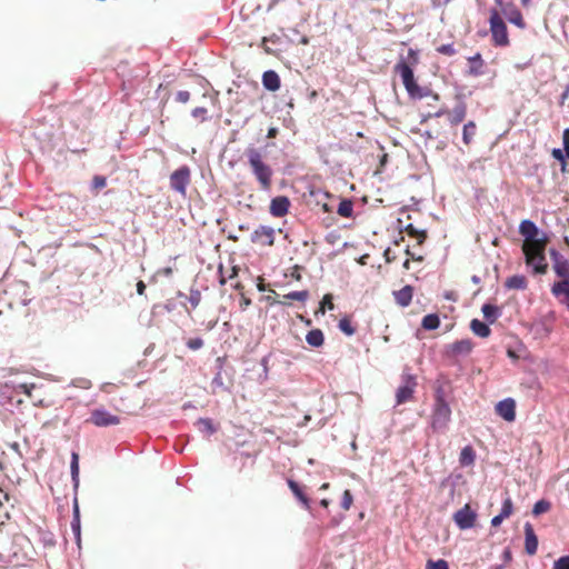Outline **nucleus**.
<instances>
[{"label": "nucleus", "mask_w": 569, "mask_h": 569, "mask_svg": "<svg viewBox=\"0 0 569 569\" xmlns=\"http://www.w3.org/2000/svg\"><path fill=\"white\" fill-rule=\"evenodd\" d=\"M320 505H321L323 508H328V507H329V505H330V501H329L328 499H326V498H325V499H322V500L320 501Z\"/></svg>", "instance_id": "obj_62"}, {"label": "nucleus", "mask_w": 569, "mask_h": 569, "mask_svg": "<svg viewBox=\"0 0 569 569\" xmlns=\"http://www.w3.org/2000/svg\"><path fill=\"white\" fill-rule=\"evenodd\" d=\"M547 242H533L522 246L526 263L532 267L535 273L543 274L547 272L548 263L545 256Z\"/></svg>", "instance_id": "obj_3"}, {"label": "nucleus", "mask_w": 569, "mask_h": 569, "mask_svg": "<svg viewBox=\"0 0 569 569\" xmlns=\"http://www.w3.org/2000/svg\"><path fill=\"white\" fill-rule=\"evenodd\" d=\"M306 341L311 347H321L325 343L323 332L320 329H312L307 333Z\"/></svg>", "instance_id": "obj_22"}, {"label": "nucleus", "mask_w": 569, "mask_h": 569, "mask_svg": "<svg viewBox=\"0 0 569 569\" xmlns=\"http://www.w3.org/2000/svg\"><path fill=\"white\" fill-rule=\"evenodd\" d=\"M170 188L181 197L187 196V188L191 183V170L188 166H181L169 177Z\"/></svg>", "instance_id": "obj_6"}, {"label": "nucleus", "mask_w": 569, "mask_h": 569, "mask_svg": "<svg viewBox=\"0 0 569 569\" xmlns=\"http://www.w3.org/2000/svg\"><path fill=\"white\" fill-rule=\"evenodd\" d=\"M137 292H138V295H140V296H143V295H144V292H146V283H144L142 280H139V281L137 282Z\"/></svg>", "instance_id": "obj_55"}, {"label": "nucleus", "mask_w": 569, "mask_h": 569, "mask_svg": "<svg viewBox=\"0 0 569 569\" xmlns=\"http://www.w3.org/2000/svg\"><path fill=\"white\" fill-rule=\"evenodd\" d=\"M452 356L469 355L473 349V342L470 339L455 341L449 346Z\"/></svg>", "instance_id": "obj_18"}, {"label": "nucleus", "mask_w": 569, "mask_h": 569, "mask_svg": "<svg viewBox=\"0 0 569 569\" xmlns=\"http://www.w3.org/2000/svg\"><path fill=\"white\" fill-rule=\"evenodd\" d=\"M550 508H551V503L549 501L542 499L535 503V506L532 508V513L535 516H539L541 513L549 511Z\"/></svg>", "instance_id": "obj_36"}, {"label": "nucleus", "mask_w": 569, "mask_h": 569, "mask_svg": "<svg viewBox=\"0 0 569 569\" xmlns=\"http://www.w3.org/2000/svg\"><path fill=\"white\" fill-rule=\"evenodd\" d=\"M426 569H449L448 562L443 559H439L437 561L428 560L426 565Z\"/></svg>", "instance_id": "obj_42"}, {"label": "nucleus", "mask_w": 569, "mask_h": 569, "mask_svg": "<svg viewBox=\"0 0 569 569\" xmlns=\"http://www.w3.org/2000/svg\"><path fill=\"white\" fill-rule=\"evenodd\" d=\"M326 308H328L329 310H333L335 309V305H333V301H332V296L329 295V293L323 296L321 305H320V308H319V311L321 313H325Z\"/></svg>", "instance_id": "obj_40"}, {"label": "nucleus", "mask_w": 569, "mask_h": 569, "mask_svg": "<svg viewBox=\"0 0 569 569\" xmlns=\"http://www.w3.org/2000/svg\"><path fill=\"white\" fill-rule=\"evenodd\" d=\"M73 513L74 515H73V520L71 522V529H72V532L74 533L76 541H77L78 546L80 547V542H81V538H80V516H79V508H78L77 503L74 505Z\"/></svg>", "instance_id": "obj_31"}, {"label": "nucleus", "mask_w": 569, "mask_h": 569, "mask_svg": "<svg viewBox=\"0 0 569 569\" xmlns=\"http://www.w3.org/2000/svg\"><path fill=\"white\" fill-rule=\"evenodd\" d=\"M251 241L259 246H273L274 230L271 227L260 226L251 234Z\"/></svg>", "instance_id": "obj_11"}, {"label": "nucleus", "mask_w": 569, "mask_h": 569, "mask_svg": "<svg viewBox=\"0 0 569 569\" xmlns=\"http://www.w3.org/2000/svg\"><path fill=\"white\" fill-rule=\"evenodd\" d=\"M262 84L270 91H276L280 88V78L273 70H268L262 74Z\"/></svg>", "instance_id": "obj_19"}, {"label": "nucleus", "mask_w": 569, "mask_h": 569, "mask_svg": "<svg viewBox=\"0 0 569 569\" xmlns=\"http://www.w3.org/2000/svg\"><path fill=\"white\" fill-rule=\"evenodd\" d=\"M257 288H258L259 291H264L266 290V286L262 282V279H260V282L258 283Z\"/></svg>", "instance_id": "obj_63"}, {"label": "nucleus", "mask_w": 569, "mask_h": 569, "mask_svg": "<svg viewBox=\"0 0 569 569\" xmlns=\"http://www.w3.org/2000/svg\"><path fill=\"white\" fill-rule=\"evenodd\" d=\"M87 422H90L96 427H109L119 425L120 418L104 408H97L91 411L90 418Z\"/></svg>", "instance_id": "obj_7"}, {"label": "nucleus", "mask_w": 569, "mask_h": 569, "mask_svg": "<svg viewBox=\"0 0 569 569\" xmlns=\"http://www.w3.org/2000/svg\"><path fill=\"white\" fill-rule=\"evenodd\" d=\"M233 288L241 293L243 290V284L241 282H237L233 284Z\"/></svg>", "instance_id": "obj_61"}, {"label": "nucleus", "mask_w": 569, "mask_h": 569, "mask_svg": "<svg viewBox=\"0 0 569 569\" xmlns=\"http://www.w3.org/2000/svg\"><path fill=\"white\" fill-rule=\"evenodd\" d=\"M469 63H470V67H469V73L471 76H480L483 73V60L481 58V54L480 53H476L473 57H470L469 59Z\"/></svg>", "instance_id": "obj_24"}, {"label": "nucleus", "mask_w": 569, "mask_h": 569, "mask_svg": "<svg viewBox=\"0 0 569 569\" xmlns=\"http://www.w3.org/2000/svg\"><path fill=\"white\" fill-rule=\"evenodd\" d=\"M239 305L241 310H246L251 305V300L247 298L243 292H241V299Z\"/></svg>", "instance_id": "obj_52"}, {"label": "nucleus", "mask_w": 569, "mask_h": 569, "mask_svg": "<svg viewBox=\"0 0 569 569\" xmlns=\"http://www.w3.org/2000/svg\"><path fill=\"white\" fill-rule=\"evenodd\" d=\"M107 186V179L103 176H94L92 178V188L102 189Z\"/></svg>", "instance_id": "obj_47"}, {"label": "nucleus", "mask_w": 569, "mask_h": 569, "mask_svg": "<svg viewBox=\"0 0 569 569\" xmlns=\"http://www.w3.org/2000/svg\"><path fill=\"white\" fill-rule=\"evenodd\" d=\"M519 232L525 237L522 246L548 241L546 237L538 238L539 229L531 220H522L519 226Z\"/></svg>", "instance_id": "obj_10"}, {"label": "nucleus", "mask_w": 569, "mask_h": 569, "mask_svg": "<svg viewBox=\"0 0 569 569\" xmlns=\"http://www.w3.org/2000/svg\"><path fill=\"white\" fill-rule=\"evenodd\" d=\"M467 114V107L465 103H459L451 111L447 109H440L435 113V117L439 118L442 116H448V120L451 126H457L461 123Z\"/></svg>", "instance_id": "obj_12"}, {"label": "nucleus", "mask_w": 569, "mask_h": 569, "mask_svg": "<svg viewBox=\"0 0 569 569\" xmlns=\"http://www.w3.org/2000/svg\"><path fill=\"white\" fill-rule=\"evenodd\" d=\"M289 207H290V201H289L288 197L278 196V197L273 198L270 202V213L273 217L282 218L288 213Z\"/></svg>", "instance_id": "obj_16"}, {"label": "nucleus", "mask_w": 569, "mask_h": 569, "mask_svg": "<svg viewBox=\"0 0 569 569\" xmlns=\"http://www.w3.org/2000/svg\"><path fill=\"white\" fill-rule=\"evenodd\" d=\"M451 419V409L445 399L441 389H438L435 396V405L431 415V427L433 430H443Z\"/></svg>", "instance_id": "obj_4"}, {"label": "nucleus", "mask_w": 569, "mask_h": 569, "mask_svg": "<svg viewBox=\"0 0 569 569\" xmlns=\"http://www.w3.org/2000/svg\"><path fill=\"white\" fill-rule=\"evenodd\" d=\"M9 496L7 492H3L2 489H0V507L3 505V501H8Z\"/></svg>", "instance_id": "obj_58"}, {"label": "nucleus", "mask_w": 569, "mask_h": 569, "mask_svg": "<svg viewBox=\"0 0 569 569\" xmlns=\"http://www.w3.org/2000/svg\"><path fill=\"white\" fill-rule=\"evenodd\" d=\"M569 97V87L565 90V92L561 96L562 101H565Z\"/></svg>", "instance_id": "obj_64"}, {"label": "nucleus", "mask_w": 569, "mask_h": 569, "mask_svg": "<svg viewBox=\"0 0 569 569\" xmlns=\"http://www.w3.org/2000/svg\"><path fill=\"white\" fill-rule=\"evenodd\" d=\"M207 109L203 107H197L192 110V116L194 118H199L201 121H204L207 119Z\"/></svg>", "instance_id": "obj_49"}, {"label": "nucleus", "mask_w": 569, "mask_h": 569, "mask_svg": "<svg viewBox=\"0 0 569 569\" xmlns=\"http://www.w3.org/2000/svg\"><path fill=\"white\" fill-rule=\"evenodd\" d=\"M353 212V204L350 200L340 201L337 213L343 218H350Z\"/></svg>", "instance_id": "obj_33"}, {"label": "nucleus", "mask_w": 569, "mask_h": 569, "mask_svg": "<svg viewBox=\"0 0 569 569\" xmlns=\"http://www.w3.org/2000/svg\"><path fill=\"white\" fill-rule=\"evenodd\" d=\"M176 100L180 103H187L190 100V92L187 90L178 91L176 94Z\"/></svg>", "instance_id": "obj_50"}, {"label": "nucleus", "mask_w": 569, "mask_h": 569, "mask_svg": "<svg viewBox=\"0 0 569 569\" xmlns=\"http://www.w3.org/2000/svg\"><path fill=\"white\" fill-rule=\"evenodd\" d=\"M459 461L462 466H469L473 463L475 451L470 446H467L461 450Z\"/></svg>", "instance_id": "obj_32"}, {"label": "nucleus", "mask_w": 569, "mask_h": 569, "mask_svg": "<svg viewBox=\"0 0 569 569\" xmlns=\"http://www.w3.org/2000/svg\"><path fill=\"white\" fill-rule=\"evenodd\" d=\"M495 410L499 417L508 422H512L516 419V401L512 398L499 401Z\"/></svg>", "instance_id": "obj_14"}, {"label": "nucleus", "mask_w": 569, "mask_h": 569, "mask_svg": "<svg viewBox=\"0 0 569 569\" xmlns=\"http://www.w3.org/2000/svg\"><path fill=\"white\" fill-rule=\"evenodd\" d=\"M197 425L200 431H206L209 435H212L217 431V428L214 427L212 420L209 418H200L197 421Z\"/></svg>", "instance_id": "obj_34"}, {"label": "nucleus", "mask_w": 569, "mask_h": 569, "mask_svg": "<svg viewBox=\"0 0 569 569\" xmlns=\"http://www.w3.org/2000/svg\"><path fill=\"white\" fill-rule=\"evenodd\" d=\"M553 569H569V556H563L555 561Z\"/></svg>", "instance_id": "obj_48"}, {"label": "nucleus", "mask_w": 569, "mask_h": 569, "mask_svg": "<svg viewBox=\"0 0 569 569\" xmlns=\"http://www.w3.org/2000/svg\"><path fill=\"white\" fill-rule=\"evenodd\" d=\"M509 22L516 24L517 27L523 29L526 27V23H525V20H523V17L521 14L520 11L518 10H515L510 17H509Z\"/></svg>", "instance_id": "obj_38"}, {"label": "nucleus", "mask_w": 569, "mask_h": 569, "mask_svg": "<svg viewBox=\"0 0 569 569\" xmlns=\"http://www.w3.org/2000/svg\"><path fill=\"white\" fill-rule=\"evenodd\" d=\"M278 132H279V131H278V129H277L276 127H271V128H269V130H268L267 137H268V138H276V137H277V134H278Z\"/></svg>", "instance_id": "obj_57"}, {"label": "nucleus", "mask_w": 569, "mask_h": 569, "mask_svg": "<svg viewBox=\"0 0 569 569\" xmlns=\"http://www.w3.org/2000/svg\"><path fill=\"white\" fill-rule=\"evenodd\" d=\"M483 317L490 323H493L500 316V310L497 306L485 303L481 308Z\"/></svg>", "instance_id": "obj_25"}, {"label": "nucleus", "mask_w": 569, "mask_h": 569, "mask_svg": "<svg viewBox=\"0 0 569 569\" xmlns=\"http://www.w3.org/2000/svg\"><path fill=\"white\" fill-rule=\"evenodd\" d=\"M436 50L440 54L448 56V57L455 56L457 53L452 43L441 44V46L437 47Z\"/></svg>", "instance_id": "obj_41"}, {"label": "nucleus", "mask_w": 569, "mask_h": 569, "mask_svg": "<svg viewBox=\"0 0 569 569\" xmlns=\"http://www.w3.org/2000/svg\"><path fill=\"white\" fill-rule=\"evenodd\" d=\"M506 287L509 289H526L527 279L523 276L516 274L507 279Z\"/></svg>", "instance_id": "obj_26"}, {"label": "nucleus", "mask_w": 569, "mask_h": 569, "mask_svg": "<svg viewBox=\"0 0 569 569\" xmlns=\"http://www.w3.org/2000/svg\"><path fill=\"white\" fill-rule=\"evenodd\" d=\"M251 173L259 183V188L269 191L272 186L273 170L266 161L264 156L258 148L249 147L244 151Z\"/></svg>", "instance_id": "obj_1"}, {"label": "nucleus", "mask_w": 569, "mask_h": 569, "mask_svg": "<svg viewBox=\"0 0 569 569\" xmlns=\"http://www.w3.org/2000/svg\"><path fill=\"white\" fill-rule=\"evenodd\" d=\"M395 298L398 305L402 307L409 306L412 300V287L405 286L403 288L395 292Z\"/></svg>", "instance_id": "obj_21"}, {"label": "nucleus", "mask_w": 569, "mask_h": 569, "mask_svg": "<svg viewBox=\"0 0 569 569\" xmlns=\"http://www.w3.org/2000/svg\"><path fill=\"white\" fill-rule=\"evenodd\" d=\"M291 277L297 281L301 279L300 268L298 266H295V268L292 269Z\"/></svg>", "instance_id": "obj_56"}, {"label": "nucleus", "mask_w": 569, "mask_h": 569, "mask_svg": "<svg viewBox=\"0 0 569 569\" xmlns=\"http://www.w3.org/2000/svg\"><path fill=\"white\" fill-rule=\"evenodd\" d=\"M477 513L466 503L461 509L455 512L453 520L459 529L466 530L475 526Z\"/></svg>", "instance_id": "obj_9"}, {"label": "nucleus", "mask_w": 569, "mask_h": 569, "mask_svg": "<svg viewBox=\"0 0 569 569\" xmlns=\"http://www.w3.org/2000/svg\"><path fill=\"white\" fill-rule=\"evenodd\" d=\"M525 530V551L529 556H535L538 550V537L530 522H526Z\"/></svg>", "instance_id": "obj_15"}, {"label": "nucleus", "mask_w": 569, "mask_h": 569, "mask_svg": "<svg viewBox=\"0 0 569 569\" xmlns=\"http://www.w3.org/2000/svg\"><path fill=\"white\" fill-rule=\"evenodd\" d=\"M19 391L32 399V391L36 389L33 383H21L18 387Z\"/></svg>", "instance_id": "obj_45"}, {"label": "nucleus", "mask_w": 569, "mask_h": 569, "mask_svg": "<svg viewBox=\"0 0 569 569\" xmlns=\"http://www.w3.org/2000/svg\"><path fill=\"white\" fill-rule=\"evenodd\" d=\"M187 346L191 350H199L203 347V340L201 338H191L187 341Z\"/></svg>", "instance_id": "obj_46"}, {"label": "nucleus", "mask_w": 569, "mask_h": 569, "mask_svg": "<svg viewBox=\"0 0 569 569\" xmlns=\"http://www.w3.org/2000/svg\"><path fill=\"white\" fill-rule=\"evenodd\" d=\"M288 486L296 498L303 505L307 510H310V500L302 491L301 487L295 480L289 479Z\"/></svg>", "instance_id": "obj_20"}, {"label": "nucleus", "mask_w": 569, "mask_h": 569, "mask_svg": "<svg viewBox=\"0 0 569 569\" xmlns=\"http://www.w3.org/2000/svg\"><path fill=\"white\" fill-rule=\"evenodd\" d=\"M563 149L566 151V156L569 159V128L563 131Z\"/></svg>", "instance_id": "obj_51"}, {"label": "nucleus", "mask_w": 569, "mask_h": 569, "mask_svg": "<svg viewBox=\"0 0 569 569\" xmlns=\"http://www.w3.org/2000/svg\"><path fill=\"white\" fill-rule=\"evenodd\" d=\"M489 22L492 43L496 47H507L509 44L507 26L497 11L491 13Z\"/></svg>", "instance_id": "obj_5"}, {"label": "nucleus", "mask_w": 569, "mask_h": 569, "mask_svg": "<svg viewBox=\"0 0 569 569\" xmlns=\"http://www.w3.org/2000/svg\"><path fill=\"white\" fill-rule=\"evenodd\" d=\"M71 458V475L73 480H77L79 476V455L77 452H72Z\"/></svg>", "instance_id": "obj_43"}, {"label": "nucleus", "mask_w": 569, "mask_h": 569, "mask_svg": "<svg viewBox=\"0 0 569 569\" xmlns=\"http://www.w3.org/2000/svg\"><path fill=\"white\" fill-rule=\"evenodd\" d=\"M353 497L349 489H346L342 493L341 507L343 510H349L352 506Z\"/></svg>", "instance_id": "obj_39"}, {"label": "nucleus", "mask_w": 569, "mask_h": 569, "mask_svg": "<svg viewBox=\"0 0 569 569\" xmlns=\"http://www.w3.org/2000/svg\"><path fill=\"white\" fill-rule=\"evenodd\" d=\"M393 71L400 76L402 84L411 99H422L431 94V90L421 88L417 83L412 68L405 60L398 61L393 67Z\"/></svg>", "instance_id": "obj_2"}, {"label": "nucleus", "mask_w": 569, "mask_h": 569, "mask_svg": "<svg viewBox=\"0 0 569 569\" xmlns=\"http://www.w3.org/2000/svg\"><path fill=\"white\" fill-rule=\"evenodd\" d=\"M552 157L559 160L560 162L565 163V156L560 149H553Z\"/></svg>", "instance_id": "obj_53"}, {"label": "nucleus", "mask_w": 569, "mask_h": 569, "mask_svg": "<svg viewBox=\"0 0 569 569\" xmlns=\"http://www.w3.org/2000/svg\"><path fill=\"white\" fill-rule=\"evenodd\" d=\"M470 329L476 336L480 338H487L491 333L489 326L478 319L471 320Z\"/></svg>", "instance_id": "obj_23"}, {"label": "nucleus", "mask_w": 569, "mask_h": 569, "mask_svg": "<svg viewBox=\"0 0 569 569\" xmlns=\"http://www.w3.org/2000/svg\"><path fill=\"white\" fill-rule=\"evenodd\" d=\"M405 231L411 238H416L418 240V244L423 243L427 238V232L425 230H418L413 227V224L409 223L405 227Z\"/></svg>", "instance_id": "obj_29"}, {"label": "nucleus", "mask_w": 569, "mask_h": 569, "mask_svg": "<svg viewBox=\"0 0 569 569\" xmlns=\"http://www.w3.org/2000/svg\"><path fill=\"white\" fill-rule=\"evenodd\" d=\"M339 329L347 336H352L356 332V328L352 326L349 317H343L339 320Z\"/></svg>", "instance_id": "obj_35"}, {"label": "nucleus", "mask_w": 569, "mask_h": 569, "mask_svg": "<svg viewBox=\"0 0 569 569\" xmlns=\"http://www.w3.org/2000/svg\"><path fill=\"white\" fill-rule=\"evenodd\" d=\"M309 297V292L307 290L302 291H292L283 296V300L279 303L281 305H288V300H297L305 302Z\"/></svg>", "instance_id": "obj_28"}, {"label": "nucleus", "mask_w": 569, "mask_h": 569, "mask_svg": "<svg viewBox=\"0 0 569 569\" xmlns=\"http://www.w3.org/2000/svg\"><path fill=\"white\" fill-rule=\"evenodd\" d=\"M238 271H239V268H238V267H236V266H234V267H232L231 272H230V274L228 276V278H229V279H233L234 277H237V276H238Z\"/></svg>", "instance_id": "obj_60"}, {"label": "nucleus", "mask_w": 569, "mask_h": 569, "mask_svg": "<svg viewBox=\"0 0 569 569\" xmlns=\"http://www.w3.org/2000/svg\"><path fill=\"white\" fill-rule=\"evenodd\" d=\"M551 293L559 298L560 302L563 303L569 310V283L568 282H555L551 287Z\"/></svg>", "instance_id": "obj_17"}, {"label": "nucleus", "mask_w": 569, "mask_h": 569, "mask_svg": "<svg viewBox=\"0 0 569 569\" xmlns=\"http://www.w3.org/2000/svg\"><path fill=\"white\" fill-rule=\"evenodd\" d=\"M439 325H440V319H439L438 315H436V313H430L422 318L421 326L426 330H435L439 327Z\"/></svg>", "instance_id": "obj_27"}, {"label": "nucleus", "mask_w": 569, "mask_h": 569, "mask_svg": "<svg viewBox=\"0 0 569 569\" xmlns=\"http://www.w3.org/2000/svg\"><path fill=\"white\" fill-rule=\"evenodd\" d=\"M505 520V518L499 513L497 516H495L492 519H491V526L493 527H498L501 525V522Z\"/></svg>", "instance_id": "obj_54"}, {"label": "nucleus", "mask_w": 569, "mask_h": 569, "mask_svg": "<svg viewBox=\"0 0 569 569\" xmlns=\"http://www.w3.org/2000/svg\"><path fill=\"white\" fill-rule=\"evenodd\" d=\"M402 381L403 383L397 389L396 392L397 405H402L412 400L417 387L416 378L411 375H403Z\"/></svg>", "instance_id": "obj_8"}, {"label": "nucleus", "mask_w": 569, "mask_h": 569, "mask_svg": "<svg viewBox=\"0 0 569 569\" xmlns=\"http://www.w3.org/2000/svg\"><path fill=\"white\" fill-rule=\"evenodd\" d=\"M476 123L473 121H469L468 123H466L463 126V130H462V140L465 142V144H470L475 134H476Z\"/></svg>", "instance_id": "obj_30"}, {"label": "nucleus", "mask_w": 569, "mask_h": 569, "mask_svg": "<svg viewBox=\"0 0 569 569\" xmlns=\"http://www.w3.org/2000/svg\"><path fill=\"white\" fill-rule=\"evenodd\" d=\"M513 512V503H512V500L511 498L508 496L505 500H503V503H502V507H501V510H500V515L507 519L509 518Z\"/></svg>", "instance_id": "obj_37"}, {"label": "nucleus", "mask_w": 569, "mask_h": 569, "mask_svg": "<svg viewBox=\"0 0 569 569\" xmlns=\"http://www.w3.org/2000/svg\"><path fill=\"white\" fill-rule=\"evenodd\" d=\"M188 300H189L190 305L192 306V308L196 309L201 301L200 291H198V290L191 291Z\"/></svg>", "instance_id": "obj_44"}, {"label": "nucleus", "mask_w": 569, "mask_h": 569, "mask_svg": "<svg viewBox=\"0 0 569 569\" xmlns=\"http://www.w3.org/2000/svg\"><path fill=\"white\" fill-rule=\"evenodd\" d=\"M551 257L553 260L552 269L561 278L559 282L569 283V260L555 250L551 251Z\"/></svg>", "instance_id": "obj_13"}, {"label": "nucleus", "mask_w": 569, "mask_h": 569, "mask_svg": "<svg viewBox=\"0 0 569 569\" xmlns=\"http://www.w3.org/2000/svg\"><path fill=\"white\" fill-rule=\"evenodd\" d=\"M408 54H409V57L412 59V62H413V63H417V61H418L417 52H416L415 50L410 49V50H409V52H408Z\"/></svg>", "instance_id": "obj_59"}]
</instances>
